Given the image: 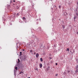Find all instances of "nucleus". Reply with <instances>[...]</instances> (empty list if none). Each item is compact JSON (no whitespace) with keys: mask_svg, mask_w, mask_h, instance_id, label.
<instances>
[{"mask_svg":"<svg viewBox=\"0 0 78 78\" xmlns=\"http://www.w3.org/2000/svg\"><path fill=\"white\" fill-rule=\"evenodd\" d=\"M76 69H78V65H77L76 68Z\"/></svg>","mask_w":78,"mask_h":78,"instance_id":"obj_5","label":"nucleus"},{"mask_svg":"<svg viewBox=\"0 0 78 78\" xmlns=\"http://www.w3.org/2000/svg\"><path fill=\"white\" fill-rule=\"evenodd\" d=\"M48 67L49 68V66H48Z\"/></svg>","mask_w":78,"mask_h":78,"instance_id":"obj_31","label":"nucleus"},{"mask_svg":"<svg viewBox=\"0 0 78 78\" xmlns=\"http://www.w3.org/2000/svg\"><path fill=\"white\" fill-rule=\"evenodd\" d=\"M76 16H78V13H76Z\"/></svg>","mask_w":78,"mask_h":78,"instance_id":"obj_16","label":"nucleus"},{"mask_svg":"<svg viewBox=\"0 0 78 78\" xmlns=\"http://www.w3.org/2000/svg\"><path fill=\"white\" fill-rule=\"evenodd\" d=\"M67 51H69V48H67V50H66Z\"/></svg>","mask_w":78,"mask_h":78,"instance_id":"obj_11","label":"nucleus"},{"mask_svg":"<svg viewBox=\"0 0 78 78\" xmlns=\"http://www.w3.org/2000/svg\"><path fill=\"white\" fill-rule=\"evenodd\" d=\"M29 78H30V77H29Z\"/></svg>","mask_w":78,"mask_h":78,"instance_id":"obj_32","label":"nucleus"},{"mask_svg":"<svg viewBox=\"0 0 78 78\" xmlns=\"http://www.w3.org/2000/svg\"><path fill=\"white\" fill-rule=\"evenodd\" d=\"M17 15L19 16V13H17Z\"/></svg>","mask_w":78,"mask_h":78,"instance_id":"obj_19","label":"nucleus"},{"mask_svg":"<svg viewBox=\"0 0 78 78\" xmlns=\"http://www.w3.org/2000/svg\"><path fill=\"white\" fill-rule=\"evenodd\" d=\"M76 73H77V72H78V69H76Z\"/></svg>","mask_w":78,"mask_h":78,"instance_id":"obj_6","label":"nucleus"},{"mask_svg":"<svg viewBox=\"0 0 78 78\" xmlns=\"http://www.w3.org/2000/svg\"><path fill=\"white\" fill-rule=\"evenodd\" d=\"M58 65L57 63H56V65Z\"/></svg>","mask_w":78,"mask_h":78,"instance_id":"obj_23","label":"nucleus"},{"mask_svg":"<svg viewBox=\"0 0 78 78\" xmlns=\"http://www.w3.org/2000/svg\"><path fill=\"white\" fill-rule=\"evenodd\" d=\"M55 7H56V6H55Z\"/></svg>","mask_w":78,"mask_h":78,"instance_id":"obj_30","label":"nucleus"},{"mask_svg":"<svg viewBox=\"0 0 78 78\" xmlns=\"http://www.w3.org/2000/svg\"><path fill=\"white\" fill-rule=\"evenodd\" d=\"M39 54L38 53H36V57L37 58H38V57H39Z\"/></svg>","mask_w":78,"mask_h":78,"instance_id":"obj_1","label":"nucleus"},{"mask_svg":"<svg viewBox=\"0 0 78 78\" xmlns=\"http://www.w3.org/2000/svg\"><path fill=\"white\" fill-rule=\"evenodd\" d=\"M23 19L25 20V17H23Z\"/></svg>","mask_w":78,"mask_h":78,"instance_id":"obj_15","label":"nucleus"},{"mask_svg":"<svg viewBox=\"0 0 78 78\" xmlns=\"http://www.w3.org/2000/svg\"><path fill=\"white\" fill-rule=\"evenodd\" d=\"M61 8V6H60V5H59V8Z\"/></svg>","mask_w":78,"mask_h":78,"instance_id":"obj_17","label":"nucleus"},{"mask_svg":"<svg viewBox=\"0 0 78 78\" xmlns=\"http://www.w3.org/2000/svg\"><path fill=\"white\" fill-rule=\"evenodd\" d=\"M58 75L57 74H56V75H55V76H57Z\"/></svg>","mask_w":78,"mask_h":78,"instance_id":"obj_20","label":"nucleus"},{"mask_svg":"<svg viewBox=\"0 0 78 78\" xmlns=\"http://www.w3.org/2000/svg\"><path fill=\"white\" fill-rule=\"evenodd\" d=\"M34 54H36V53L34 52Z\"/></svg>","mask_w":78,"mask_h":78,"instance_id":"obj_28","label":"nucleus"},{"mask_svg":"<svg viewBox=\"0 0 78 78\" xmlns=\"http://www.w3.org/2000/svg\"><path fill=\"white\" fill-rule=\"evenodd\" d=\"M35 70H37V71H38V69L37 68H36L34 69Z\"/></svg>","mask_w":78,"mask_h":78,"instance_id":"obj_4","label":"nucleus"},{"mask_svg":"<svg viewBox=\"0 0 78 78\" xmlns=\"http://www.w3.org/2000/svg\"><path fill=\"white\" fill-rule=\"evenodd\" d=\"M40 60L41 62L43 61V59H42V58H40Z\"/></svg>","mask_w":78,"mask_h":78,"instance_id":"obj_3","label":"nucleus"},{"mask_svg":"<svg viewBox=\"0 0 78 78\" xmlns=\"http://www.w3.org/2000/svg\"><path fill=\"white\" fill-rule=\"evenodd\" d=\"M77 5H78V2H77Z\"/></svg>","mask_w":78,"mask_h":78,"instance_id":"obj_24","label":"nucleus"},{"mask_svg":"<svg viewBox=\"0 0 78 78\" xmlns=\"http://www.w3.org/2000/svg\"><path fill=\"white\" fill-rule=\"evenodd\" d=\"M13 2H15V0H13Z\"/></svg>","mask_w":78,"mask_h":78,"instance_id":"obj_25","label":"nucleus"},{"mask_svg":"<svg viewBox=\"0 0 78 78\" xmlns=\"http://www.w3.org/2000/svg\"><path fill=\"white\" fill-rule=\"evenodd\" d=\"M62 28H63V29H64V28H65V26H64V25H63V26H62Z\"/></svg>","mask_w":78,"mask_h":78,"instance_id":"obj_7","label":"nucleus"},{"mask_svg":"<svg viewBox=\"0 0 78 78\" xmlns=\"http://www.w3.org/2000/svg\"><path fill=\"white\" fill-rule=\"evenodd\" d=\"M49 70V68H47L46 69V71H48V70Z\"/></svg>","mask_w":78,"mask_h":78,"instance_id":"obj_10","label":"nucleus"},{"mask_svg":"<svg viewBox=\"0 0 78 78\" xmlns=\"http://www.w3.org/2000/svg\"><path fill=\"white\" fill-rule=\"evenodd\" d=\"M15 69H16V70H17L18 67H16L15 68Z\"/></svg>","mask_w":78,"mask_h":78,"instance_id":"obj_9","label":"nucleus"},{"mask_svg":"<svg viewBox=\"0 0 78 78\" xmlns=\"http://www.w3.org/2000/svg\"><path fill=\"white\" fill-rule=\"evenodd\" d=\"M40 68H41L42 67V64L40 63L39 65Z\"/></svg>","mask_w":78,"mask_h":78,"instance_id":"obj_2","label":"nucleus"},{"mask_svg":"<svg viewBox=\"0 0 78 78\" xmlns=\"http://www.w3.org/2000/svg\"><path fill=\"white\" fill-rule=\"evenodd\" d=\"M68 73H69L70 72V71H68Z\"/></svg>","mask_w":78,"mask_h":78,"instance_id":"obj_21","label":"nucleus"},{"mask_svg":"<svg viewBox=\"0 0 78 78\" xmlns=\"http://www.w3.org/2000/svg\"><path fill=\"white\" fill-rule=\"evenodd\" d=\"M49 58L50 59H51V57H49Z\"/></svg>","mask_w":78,"mask_h":78,"instance_id":"obj_22","label":"nucleus"},{"mask_svg":"<svg viewBox=\"0 0 78 78\" xmlns=\"http://www.w3.org/2000/svg\"><path fill=\"white\" fill-rule=\"evenodd\" d=\"M20 74H21V72L20 73Z\"/></svg>","mask_w":78,"mask_h":78,"instance_id":"obj_26","label":"nucleus"},{"mask_svg":"<svg viewBox=\"0 0 78 78\" xmlns=\"http://www.w3.org/2000/svg\"><path fill=\"white\" fill-rule=\"evenodd\" d=\"M21 73H23V72H21Z\"/></svg>","mask_w":78,"mask_h":78,"instance_id":"obj_29","label":"nucleus"},{"mask_svg":"<svg viewBox=\"0 0 78 78\" xmlns=\"http://www.w3.org/2000/svg\"><path fill=\"white\" fill-rule=\"evenodd\" d=\"M18 62L19 63L20 62V59H18Z\"/></svg>","mask_w":78,"mask_h":78,"instance_id":"obj_8","label":"nucleus"},{"mask_svg":"<svg viewBox=\"0 0 78 78\" xmlns=\"http://www.w3.org/2000/svg\"><path fill=\"white\" fill-rule=\"evenodd\" d=\"M76 18V16H74V20Z\"/></svg>","mask_w":78,"mask_h":78,"instance_id":"obj_18","label":"nucleus"},{"mask_svg":"<svg viewBox=\"0 0 78 78\" xmlns=\"http://www.w3.org/2000/svg\"><path fill=\"white\" fill-rule=\"evenodd\" d=\"M22 52H20V55H22L21 54H22Z\"/></svg>","mask_w":78,"mask_h":78,"instance_id":"obj_12","label":"nucleus"},{"mask_svg":"<svg viewBox=\"0 0 78 78\" xmlns=\"http://www.w3.org/2000/svg\"><path fill=\"white\" fill-rule=\"evenodd\" d=\"M26 58H24V61L26 60Z\"/></svg>","mask_w":78,"mask_h":78,"instance_id":"obj_14","label":"nucleus"},{"mask_svg":"<svg viewBox=\"0 0 78 78\" xmlns=\"http://www.w3.org/2000/svg\"><path fill=\"white\" fill-rule=\"evenodd\" d=\"M33 52V51H32V50H30V52Z\"/></svg>","mask_w":78,"mask_h":78,"instance_id":"obj_13","label":"nucleus"},{"mask_svg":"<svg viewBox=\"0 0 78 78\" xmlns=\"http://www.w3.org/2000/svg\"><path fill=\"white\" fill-rule=\"evenodd\" d=\"M77 34H78V32H77Z\"/></svg>","mask_w":78,"mask_h":78,"instance_id":"obj_27","label":"nucleus"}]
</instances>
